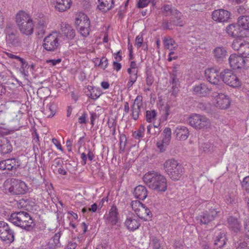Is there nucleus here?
<instances>
[{"label":"nucleus","instance_id":"f257e3e1","mask_svg":"<svg viewBox=\"0 0 249 249\" xmlns=\"http://www.w3.org/2000/svg\"><path fill=\"white\" fill-rule=\"evenodd\" d=\"M142 179L150 188L157 192H164L167 190L166 178L158 172L149 171L143 176Z\"/></svg>","mask_w":249,"mask_h":249},{"label":"nucleus","instance_id":"f03ea898","mask_svg":"<svg viewBox=\"0 0 249 249\" xmlns=\"http://www.w3.org/2000/svg\"><path fill=\"white\" fill-rule=\"evenodd\" d=\"M9 220L14 225L27 231H31L36 226L34 220L26 212L19 211L11 214Z\"/></svg>","mask_w":249,"mask_h":249},{"label":"nucleus","instance_id":"7ed1b4c3","mask_svg":"<svg viewBox=\"0 0 249 249\" xmlns=\"http://www.w3.org/2000/svg\"><path fill=\"white\" fill-rule=\"evenodd\" d=\"M16 22L21 34L26 36L33 34L35 25L28 14L22 11H19L16 16Z\"/></svg>","mask_w":249,"mask_h":249},{"label":"nucleus","instance_id":"20e7f679","mask_svg":"<svg viewBox=\"0 0 249 249\" xmlns=\"http://www.w3.org/2000/svg\"><path fill=\"white\" fill-rule=\"evenodd\" d=\"M163 167L165 172L173 180H178L183 174V167L174 159L166 160Z\"/></svg>","mask_w":249,"mask_h":249},{"label":"nucleus","instance_id":"39448f33","mask_svg":"<svg viewBox=\"0 0 249 249\" xmlns=\"http://www.w3.org/2000/svg\"><path fill=\"white\" fill-rule=\"evenodd\" d=\"M190 125L196 129L208 130L211 128L210 120L205 116L193 114L188 118Z\"/></svg>","mask_w":249,"mask_h":249},{"label":"nucleus","instance_id":"423d86ee","mask_svg":"<svg viewBox=\"0 0 249 249\" xmlns=\"http://www.w3.org/2000/svg\"><path fill=\"white\" fill-rule=\"evenodd\" d=\"M8 190L11 195H23L27 192L28 187L26 184L23 181L11 178Z\"/></svg>","mask_w":249,"mask_h":249},{"label":"nucleus","instance_id":"0eeeda50","mask_svg":"<svg viewBox=\"0 0 249 249\" xmlns=\"http://www.w3.org/2000/svg\"><path fill=\"white\" fill-rule=\"evenodd\" d=\"M223 81L230 87L238 88L241 86V80L233 74L232 71L225 69L220 73Z\"/></svg>","mask_w":249,"mask_h":249},{"label":"nucleus","instance_id":"6e6552de","mask_svg":"<svg viewBox=\"0 0 249 249\" xmlns=\"http://www.w3.org/2000/svg\"><path fill=\"white\" fill-rule=\"evenodd\" d=\"M219 212L216 209L211 208L208 211L201 213L196 216V220L201 225L208 224L218 217Z\"/></svg>","mask_w":249,"mask_h":249},{"label":"nucleus","instance_id":"1a4fd4ad","mask_svg":"<svg viewBox=\"0 0 249 249\" xmlns=\"http://www.w3.org/2000/svg\"><path fill=\"white\" fill-rule=\"evenodd\" d=\"M0 238L8 244L13 242L15 239L13 230L4 221H0Z\"/></svg>","mask_w":249,"mask_h":249},{"label":"nucleus","instance_id":"9d476101","mask_svg":"<svg viewBox=\"0 0 249 249\" xmlns=\"http://www.w3.org/2000/svg\"><path fill=\"white\" fill-rule=\"evenodd\" d=\"M59 34L57 32H53L44 38L43 47L47 51H53L56 50L59 46Z\"/></svg>","mask_w":249,"mask_h":249},{"label":"nucleus","instance_id":"9b49d317","mask_svg":"<svg viewBox=\"0 0 249 249\" xmlns=\"http://www.w3.org/2000/svg\"><path fill=\"white\" fill-rule=\"evenodd\" d=\"M60 37L62 38L63 41L68 42L74 38L75 36V31L69 24L62 23L61 25L59 33Z\"/></svg>","mask_w":249,"mask_h":249},{"label":"nucleus","instance_id":"f8f14e48","mask_svg":"<svg viewBox=\"0 0 249 249\" xmlns=\"http://www.w3.org/2000/svg\"><path fill=\"white\" fill-rule=\"evenodd\" d=\"M169 83L171 86L170 92L174 96H176L179 91L180 82L178 78V71L177 67H174L173 71L170 73Z\"/></svg>","mask_w":249,"mask_h":249},{"label":"nucleus","instance_id":"ddd939ff","mask_svg":"<svg viewBox=\"0 0 249 249\" xmlns=\"http://www.w3.org/2000/svg\"><path fill=\"white\" fill-rule=\"evenodd\" d=\"M106 223L111 226L116 225L119 220V212L116 206L113 205L108 213L104 215Z\"/></svg>","mask_w":249,"mask_h":249},{"label":"nucleus","instance_id":"4468645a","mask_svg":"<svg viewBox=\"0 0 249 249\" xmlns=\"http://www.w3.org/2000/svg\"><path fill=\"white\" fill-rule=\"evenodd\" d=\"M20 165V160L18 158H11L0 161V169L12 171L16 170Z\"/></svg>","mask_w":249,"mask_h":249},{"label":"nucleus","instance_id":"2eb2a0df","mask_svg":"<svg viewBox=\"0 0 249 249\" xmlns=\"http://www.w3.org/2000/svg\"><path fill=\"white\" fill-rule=\"evenodd\" d=\"M213 96L215 98L217 107L221 109H227L230 107L231 101L228 96L222 93L214 92Z\"/></svg>","mask_w":249,"mask_h":249},{"label":"nucleus","instance_id":"dca6fc26","mask_svg":"<svg viewBox=\"0 0 249 249\" xmlns=\"http://www.w3.org/2000/svg\"><path fill=\"white\" fill-rule=\"evenodd\" d=\"M124 225L129 231H133L140 227L141 223L139 218L134 214L131 213L127 216Z\"/></svg>","mask_w":249,"mask_h":249},{"label":"nucleus","instance_id":"f3484780","mask_svg":"<svg viewBox=\"0 0 249 249\" xmlns=\"http://www.w3.org/2000/svg\"><path fill=\"white\" fill-rule=\"evenodd\" d=\"M230 17L229 11L224 9H218L213 11L212 17L214 21L223 22L228 20Z\"/></svg>","mask_w":249,"mask_h":249},{"label":"nucleus","instance_id":"a211bd4d","mask_svg":"<svg viewBox=\"0 0 249 249\" xmlns=\"http://www.w3.org/2000/svg\"><path fill=\"white\" fill-rule=\"evenodd\" d=\"M213 240L215 246L219 248L223 247L225 245L227 240L225 232L221 230L215 231L213 236Z\"/></svg>","mask_w":249,"mask_h":249},{"label":"nucleus","instance_id":"6ab92c4d","mask_svg":"<svg viewBox=\"0 0 249 249\" xmlns=\"http://www.w3.org/2000/svg\"><path fill=\"white\" fill-rule=\"evenodd\" d=\"M61 235V233L60 232L56 233L49 240L47 243L42 244L39 249H55L57 247H59V239Z\"/></svg>","mask_w":249,"mask_h":249},{"label":"nucleus","instance_id":"aec40b11","mask_svg":"<svg viewBox=\"0 0 249 249\" xmlns=\"http://www.w3.org/2000/svg\"><path fill=\"white\" fill-rule=\"evenodd\" d=\"M225 31L229 36L234 38L243 37L242 30L238 26V23L229 25L226 27Z\"/></svg>","mask_w":249,"mask_h":249},{"label":"nucleus","instance_id":"412c9836","mask_svg":"<svg viewBox=\"0 0 249 249\" xmlns=\"http://www.w3.org/2000/svg\"><path fill=\"white\" fill-rule=\"evenodd\" d=\"M142 106V97L141 96H137L131 107L132 111L131 115L134 120H137L139 118Z\"/></svg>","mask_w":249,"mask_h":249},{"label":"nucleus","instance_id":"4be33fe9","mask_svg":"<svg viewBox=\"0 0 249 249\" xmlns=\"http://www.w3.org/2000/svg\"><path fill=\"white\" fill-rule=\"evenodd\" d=\"M136 214V216L139 218L142 219L144 221L150 220L153 216L152 213L150 210L143 204L138 209Z\"/></svg>","mask_w":249,"mask_h":249},{"label":"nucleus","instance_id":"5701e85b","mask_svg":"<svg viewBox=\"0 0 249 249\" xmlns=\"http://www.w3.org/2000/svg\"><path fill=\"white\" fill-rule=\"evenodd\" d=\"M205 77L207 80L211 83L217 85L219 82V76L218 72L214 69H208L205 71Z\"/></svg>","mask_w":249,"mask_h":249},{"label":"nucleus","instance_id":"b1692460","mask_svg":"<svg viewBox=\"0 0 249 249\" xmlns=\"http://www.w3.org/2000/svg\"><path fill=\"white\" fill-rule=\"evenodd\" d=\"M211 90V88L205 83H201L194 88V91L196 95L200 97H205L208 95Z\"/></svg>","mask_w":249,"mask_h":249},{"label":"nucleus","instance_id":"393cba45","mask_svg":"<svg viewBox=\"0 0 249 249\" xmlns=\"http://www.w3.org/2000/svg\"><path fill=\"white\" fill-rule=\"evenodd\" d=\"M19 71L24 77L33 75L36 71V65L34 63H21Z\"/></svg>","mask_w":249,"mask_h":249},{"label":"nucleus","instance_id":"a878e982","mask_svg":"<svg viewBox=\"0 0 249 249\" xmlns=\"http://www.w3.org/2000/svg\"><path fill=\"white\" fill-rule=\"evenodd\" d=\"M53 4L57 11L63 12L71 7V0H53Z\"/></svg>","mask_w":249,"mask_h":249},{"label":"nucleus","instance_id":"bb28decb","mask_svg":"<svg viewBox=\"0 0 249 249\" xmlns=\"http://www.w3.org/2000/svg\"><path fill=\"white\" fill-rule=\"evenodd\" d=\"M162 9L164 14L166 16L172 15L173 16H174V18L175 19H176L177 20H178L179 19H180V18L181 17V13L176 9H173L172 8L171 5H165L162 7ZM173 22L174 24H178V21H176V19H174Z\"/></svg>","mask_w":249,"mask_h":249},{"label":"nucleus","instance_id":"cd10ccee","mask_svg":"<svg viewBox=\"0 0 249 249\" xmlns=\"http://www.w3.org/2000/svg\"><path fill=\"white\" fill-rule=\"evenodd\" d=\"M114 6L113 0H98L97 8L102 13H106Z\"/></svg>","mask_w":249,"mask_h":249},{"label":"nucleus","instance_id":"c85d7f7f","mask_svg":"<svg viewBox=\"0 0 249 249\" xmlns=\"http://www.w3.org/2000/svg\"><path fill=\"white\" fill-rule=\"evenodd\" d=\"M174 134L178 140H185L189 135V131L186 126H178L176 128Z\"/></svg>","mask_w":249,"mask_h":249},{"label":"nucleus","instance_id":"c756f323","mask_svg":"<svg viewBox=\"0 0 249 249\" xmlns=\"http://www.w3.org/2000/svg\"><path fill=\"white\" fill-rule=\"evenodd\" d=\"M213 54L217 61H223L227 56V51L223 46H217L213 50Z\"/></svg>","mask_w":249,"mask_h":249},{"label":"nucleus","instance_id":"7c9ffc66","mask_svg":"<svg viewBox=\"0 0 249 249\" xmlns=\"http://www.w3.org/2000/svg\"><path fill=\"white\" fill-rule=\"evenodd\" d=\"M13 147L10 142L5 138L0 139V153L2 154H6L12 151Z\"/></svg>","mask_w":249,"mask_h":249},{"label":"nucleus","instance_id":"2f4dec72","mask_svg":"<svg viewBox=\"0 0 249 249\" xmlns=\"http://www.w3.org/2000/svg\"><path fill=\"white\" fill-rule=\"evenodd\" d=\"M229 227L234 232L239 231L241 225V222L235 217L230 216L227 219Z\"/></svg>","mask_w":249,"mask_h":249},{"label":"nucleus","instance_id":"473e14b6","mask_svg":"<svg viewBox=\"0 0 249 249\" xmlns=\"http://www.w3.org/2000/svg\"><path fill=\"white\" fill-rule=\"evenodd\" d=\"M134 195L137 198L143 200L147 196V190L144 186L139 185L135 188Z\"/></svg>","mask_w":249,"mask_h":249},{"label":"nucleus","instance_id":"72a5a7b5","mask_svg":"<svg viewBox=\"0 0 249 249\" xmlns=\"http://www.w3.org/2000/svg\"><path fill=\"white\" fill-rule=\"evenodd\" d=\"M225 201L228 204H235L237 202V192L235 189L229 190L225 197Z\"/></svg>","mask_w":249,"mask_h":249},{"label":"nucleus","instance_id":"f704fd0d","mask_svg":"<svg viewBox=\"0 0 249 249\" xmlns=\"http://www.w3.org/2000/svg\"><path fill=\"white\" fill-rule=\"evenodd\" d=\"M89 93L87 95L93 100L98 98L102 94L101 89L99 88L89 86L88 87Z\"/></svg>","mask_w":249,"mask_h":249},{"label":"nucleus","instance_id":"c9c22d12","mask_svg":"<svg viewBox=\"0 0 249 249\" xmlns=\"http://www.w3.org/2000/svg\"><path fill=\"white\" fill-rule=\"evenodd\" d=\"M237 23L242 31L249 30V16H240L238 19Z\"/></svg>","mask_w":249,"mask_h":249},{"label":"nucleus","instance_id":"e433bc0d","mask_svg":"<svg viewBox=\"0 0 249 249\" xmlns=\"http://www.w3.org/2000/svg\"><path fill=\"white\" fill-rule=\"evenodd\" d=\"M90 22L88 16L84 13H79L75 21V24L76 26H79V27H81L82 25L85 26V23Z\"/></svg>","mask_w":249,"mask_h":249},{"label":"nucleus","instance_id":"4c0bfd02","mask_svg":"<svg viewBox=\"0 0 249 249\" xmlns=\"http://www.w3.org/2000/svg\"><path fill=\"white\" fill-rule=\"evenodd\" d=\"M56 106L54 104L50 103L46 106V108H44L42 112L48 117L53 116L55 113Z\"/></svg>","mask_w":249,"mask_h":249},{"label":"nucleus","instance_id":"58836bf2","mask_svg":"<svg viewBox=\"0 0 249 249\" xmlns=\"http://www.w3.org/2000/svg\"><path fill=\"white\" fill-rule=\"evenodd\" d=\"M233 72L236 73H242L247 69L245 63H230Z\"/></svg>","mask_w":249,"mask_h":249},{"label":"nucleus","instance_id":"ea45409f","mask_svg":"<svg viewBox=\"0 0 249 249\" xmlns=\"http://www.w3.org/2000/svg\"><path fill=\"white\" fill-rule=\"evenodd\" d=\"M235 39L233 41L231 47L234 50L241 51V49L244 47L246 41H242L241 37H235Z\"/></svg>","mask_w":249,"mask_h":249},{"label":"nucleus","instance_id":"a19ab883","mask_svg":"<svg viewBox=\"0 0 249 249\" xmlns=\"http://www.w3.org/2000/svg\"><path fill=\"white\" fill-rule=\"evenodd\" d=\"M163 43L165 48L170 50L176 49L178 47L177 44L172 38H165Z\"/></svg>","mask_w":249,"mask_h":249},{"label":"nucleus","instance_id":"79ce46f5","mask_svg":"<svg viewBox=\"0 0 249 249\" xmlns=\"http://www.w3.org/2000/svg\"><path fill=\"white\" fill-rule=\"evenodd\" d=\"M150 240V244L152 247V249H163L160 240L156 236H151Z\"/></svg>","mask_w":249,"mask_h":249},{"label":"nucleus","instance_id":"37998d69","mask_svg":"<svg viewBox=\"0 0 249 249\" xmlns=\"http://www.w3.org/2000/svg\"><path fill=\"white\" fill-rule=\"evenodd\" d=\"M171 129L169 127H166L163 132L164 137L162 139L163 143L168 145L170 142L171 138Z\"/></svg>","mask_w":249,"mask_h":249},{"label":"nucleus","instance_id":"c03bdc74","mask_svg":"<svg viewBox=\"0 0 249 249\" xmlns=\"http://www.w3.org/2000/svg\"><path fill=\"white\" fill-rule=\"evenodd\" d=\"M85 24V26L82 25L81 27H79V31L82 36L86 37L89 35L90 31V22H86Z\"/></svg>","mask_w":249,"mask_h":249},{"label":"nucleus","instance_id":"a18cd8bd","mask_svg":"<svg viewBox=\"0 0 249 249\" xmlns=\"http://www.w3.org/2000/svg\"><path fill=\"white\" fill-rule=\"evenodd\" d=\"M157 111L155 110H147L146 111V120L148 123H152L156 119Z\"/></svg>","mask_w":249,"mask_h":249},{"label":"nucleus","instance_id":"49530a36","mask_svg":"<svg viewBox=\"0 0 249 249\" xmlns=\"http://www.w3.org/2000/svg\"><path fill=\"white\" fill-rule=\"evenodd\" d=\"M74 60L73 56L71 54L70 56L68 55L65 56L63 57H61L60 58H58L57 59H52L47 61L46 62H61L62 61L63 62H65L66 61H72Z\"/></svg>","mask_w":249,"mask_h":249},{"label":"nucleus","instance_id":"de8ad7c7","mask_svg":"<svg viewBox=\"0 0 249 249\" xmlns=\"http://www.w3.org/2000/svg\"><path fill=\"white\" fill-rule=\"evenodd\" d=\"M243 57L242 56H240V55H238L236 53H232L231 54L229 58V62H232L235 61L236 62H239L240 61H242V62H245V60L243 58Z\"/></svg>","mask_w":249,"mask_h":249},{"label":"nucleus","instance_id":"09e8293b","mask_svg":"<svg viewBox=\"0 0 249 249\" xmlns=\"http://www.w3.org/2000/svg\"><path fill=\"white\" fill-rule=\"evenodd\" d=\"M145 131V128L143 125H141L137 131L133 132V136L136 139H139L143 137L144 132Z\"/></svg>","mask_w":249,"mask_h":249},{"label":"nucleus","instance_id":"8fccbe9b","mask_svg":"<svg viewBox=\"0 0 249 249\" xmlns=\"http://www.w3.org/2000/svg\"><path fill=\"white\" fill-rule=\"evenodd\" d=\"M31 203H33V202L27 198L20 200L19 204L21 207L25 208L26 210L30 209L32 206Z\"/></svg>","mask_w":249,"mask_h":249},{"label":"nucleus","instance_id":"3c124183","mask_svg":"<svg viewBox=\"0 0 249 249\" xmlns=\"http://www.w3.org/2000/svg\"><path fill=\"white\" fill-rule=\"evenodd\" d=\"M156 0H139L138 3V7L140 8L147 6L150 2L154 5Z\"/></svg>","mask_w":249,"mask_h":249},{"label":"nucleus","instance_id":"603ef678","mask_svg":"<svg viewBox=\"0 0 249 249\" xmlns=\"http://www.w3.org/2000/svg\"><path fill=\"white\" fill-rule=\"evenodd\" d=\"M243 57H249V43L246 42L241 50Z\"/></svg>","mask_w":249,"mask_h":249},{"label":"nucleus","instance_id":"864d4df0","mask_svg":"<svg viewBox=\"0 0 249 249\" xmlns=\"http://www.w3.org/2000/svg\"><path fill=\"white\" fill-rule=\"evenodd\" d=\"M142 203L139 200L132 201L131 203V207L136 213L138 212V209L142 205Z\"/></svg>","mask_w":249,"mask_h":249},{"label":"nucleus","instance_id":"5fc2aeb1","mask_svg":"<svg viewBox=\"0 0 249 249\" xmlns=\"http://www.w3.org/2000/svg\"><path fill=\"white\" fill-rule=\"evenodd\" d=\"M174 247L175 249H184L185 248L184 242L181 240H175Z\"/></svg>","mask_w":249,"mask_h":249},{"label":"nucleus","instance_id":"6e6d98bb","mask_svg":"<svg viewBox=\"0 0 249 249\" xmlns=\"http://www.w3.org/2000/svg\"><path fill=\"white\" fill-rule=\"evenodd\" d=\"M5 54L9 58L15 60L16 61H19L20 62H24L23 59L22 58H21L17 55H14L10 53H6Z\"/></svg>","mask_w":249,"mask_h":249},{"label":"nucleus","instance_id":"4d7b16f0","mask_svg":"<svg viewBox=\"0 0 249 249\" xmlns=\"http://www.w3.org/2000/svg\"><path fill=\"white\" fill-rule=\"evenodd\" d=\"M154 82V78L151 72H147V77L146 79V84L147 86H150Z\"/></svg>","mask_w":249,"mask_h":249},{"label":"nucleus","instance_id":"13d9d810","mask_svg":"<svg viewBox=\"0 0 249 249\" xmlns=\"http://www.w3.org/2000/svg\"><path fill=\"white\" fill-rule=\"evenodd\" d=\"M126 138L125 135L121 136L120 142V150L124 151L125 147Z\"/></svg>","mask_w":249,"mask_h":249},{"label":"nucleus","instance_id":"bf43d9fd","mask_svg":"<svg viewBox=\"0 0 249 249\" xmlns=\"http://www.w3.org/2000/svg\"><path fill=\"white\" fill-rule=\"evenodd\" d=\"M236 249H249V246L245 242H240L236 244Z\"/></svg>","mask_w":249,"mask_h":249},{"label":"nucleus","instance_id":"052dcab7","mask_svg":"<svg viewBox=\"0 0 249 249\" xmlns=\"http://www.w3.org/2000/svg\"><path fill=\"white\" fill-rule=\"evenodd\" d=\"M6 39L7 42L14 44L15 43L16 36L13 33L8 34L6 36Z\"/></svg>","mask_w":249,"mask_h":249},{"label":"nucleus","instance_id":"680f3d73","mask_svg":"<svg viewBox=\"0 0 249 249\" xmlns=\"http://www.w3.org/2000/svg\"><path fill=\"white\" fill-rule=\"evenodd\" d=\"M33 142L35 144H36V146H37V145L39 146L40 145L39 137V135H38V133H37L36 130H35L34 131V133L33 134Z\"/></svg>","mask_w":249,"mask_h":249},{"label":"nucleus","instance_id":"e2e57ef3","mask_svg":"<svg viewBox=\"0 0 249 249\" xmlns=\"http://www.w3.org/2000/svg\"><path fill=\"white\" fill-rule=\"evenodd\" d=\"M143 42V38L142 35H138L135 39V46L139 48L142 46Z\"/></svg>","mask_w":249,"mask_h":249},{"label":"nucleus","instance_id":"0e129e2a","mask_svg":"<svg viewBox=\"0 0 249 249\" xmlns=\"http://www.w3.org/2000/svg\"><path fill=\"white\" fill-rule=\"evenodd\" d=\"M157 145L158 148L160 149V151L161 152L165 150V148L167 146L164 143H163V140L162 141V142H157Z\"/></svg>","mask_w":249,"mask_h":249},{"label":"nucleus","instance_id":"69168bd1","mask_svg":"<svg viewBox=\"0 0 249 249\" xmlns=\"http://www.w3.org/2000/svg\"><path fill=\"white\" fill-rule=\"evenodd\" d=\"M115 61L114 62H119L122 60V56L120 51L117 52L114 54Z\"/></svg>","mask_w":249,"mask_h":249},{"label":"nucleus","instance_id":"338daca9","mask_svg":"<svg viewBox=\"0 0 249 249\" xmlns=\"http://www.w3.org/2000/svg\"><path fill=\"white\" fill-rule=\"evenodd\" d=\"M87 114L86 113H84L83 115L78 118V123L80 124H86L87 120L86 118Z\"/></svg>","mask_w":249,"mask_h":249},{"label":"nucleus","instance_id":"774afa93","mask_svg":"<svg viewBox=\"0 0 249 249\" xmlns=\"http://www.w3.org/2000/svg\"><path fill=\"white\" fill-rule=\"evenodd\" d=\"M132 74L137 75L138 72V66L137 63H131Z\"/></svg>","mask_w":249,"mask_h":249}]
</instances>
